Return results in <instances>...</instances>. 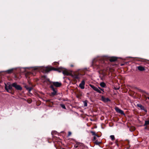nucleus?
Returning <instances> with one entry per match:
<instances>
[{
    "instance_id": "obj_5",
    "label": "nucleus",
    "mask_w": 149,
    "mask_h": 149,
    "mask_svg": "<svg viewBox=\"0 0 149 149\" xmlns=\"http://www.w3.org/2000/svg\"><path fill=\"white\" fill-rule=\"evenodd\" d=\"M12 86L17 90H21L22 89L20 85H17L16 83L13 84Z\"/></svg>"
},
{
    "instance_id": "obj_18",
    "label": "nucleus",
    "mask_w": 149,
    "mask_h": 149,
    "mask_svg": "<svg viewBox=\"0 0 149 149\" xmlns=\"http://www.w3.org/2000/svg\"><path fill=\"white\" fill-rule=\"evenodd\" d=\"M137 106L140 107L141 109H143V107L140 104H137Z\"/></svg>"
},
{
    "instance_id": "obj_16",
    "label": "nucleus",
    "mask_w": 149,
    "mask_h": 149,
    "mask_svg": "<svg viewBox=\"0 0 149 149\" xmlns=\"http://www.w3.org/2000/svg\"><path fill=\"white\" fill-rule=\"evenodd\" d=\"M148 125H149V120H146L144 126H146Z\"/></svg>"
},
{
    "instance_id": "obj_3",
    "label": "nucleus",
    "mask_w": 149,
    "mask_h": 149,
    "mask_svg": "<svg viewBox=\"0 0 149 149\" xmlns=\"http://www.w3.org/2000/svg\"><path fill=\"white\" fill-rule=\"evenodd\" d=\"M50 88L53 91V92L52 93V95L53 96H54L56 94L57 90L56 88H55L53 85H51L50 86Z\"/></svg>"
},
{
    "instance_id": "obj_12",
    "label": "nucleus",
    "mask_w": 149,
    "mask_h": 149,
    "mask_svg": "<svg viewBox=\"0 0 149 149\" xmlns=\"http://www.w3.org/2000/svg\"><path fill=\"white\" fill-rule=\"evenodd\" d=\"M63 73L64 74L68 75L69 74V72L66 70L63 71Z\"/></svg>"
},
{
    "instance_id": "obj_28",
    "label": "nucleus",
    "mask_w": 149,
    "mask_h": 149,
    "mask_svg": "<svg viewBox=\"0 0 149 149\" xmlns=\"http://www.w3.org/2000/svg\"><path fill=\"white\" fill-rule=\"evenodd\" d=\"M98 88H99V89H100V90H101V91H104V90H103V89H102L100 87H98Z\"/></svg>"
},
{
    "instance_id": "obj_9",
    "label": "nucleus",
    "mask_w": 149,
    "mask_h": 149,
    "mask_svg": "<svg viewBox=\"0 0 149 149\" xmlns=\"http://www.w3.org/2000/svg\"><path fill=\"white\" fill-rule=\"evenodd\" d=\"M102 100L104 102H107L110 101V100L108 98H105L103 96L101 97Z\"/></svg>"
},
{
    "instance_id": "obj_15",
    "label": "nucleus",
    "mask_w": 149,
    "mask_h": 149,
    "mask_svg": "<svg viewBox=\"0 0 149 149\" xmlns=\"http://www.w3.org/2000/svg\"><path fill=\"white\" fill-rule=\"evenodd\" d=\"M13 70V69H11L9 70H8L6 71L8 73L10 74L12 73Z\"/></svg>"
},
{
    "instance_id": "obj_7",
    "label": "nucleus",
    "mask_w": 149,
    "mask_h": 149,
    "mask_svg": "<svg viewBox=\"0 0 149 149\" xmlns=\"http://www.w3.org/2000/svg\"><path fill=\"white\" fill-rule=\"evenodd\" d=\"M115 109L116 111L117 112L121 114L124 115V113L123 111L119 109L118 107H116L115 108Z\"/></svg>"
},
{
    "instance_id": "obj_8",
    "label": "nucleus",
    "mask_w": 149,
    "mask_h": 149,
    "mask_svg": "<svg viewBox=\"0 0 149 149\" xmlns=\"http://www.w3.org/2000/svg\"><path fill=\"white\" fill-rule=\"evenodd\" d=\"M85 84V82L84 80H83L81 81V83L79 84V87L81 89H84V85Z\"/></svg>"
},
{
    "instance_id": "obj_23",
    "label": "nucleus",
    "mask_w": 149,
    "mask_h": 149,
    "mask_svg": "<svg viewBox=\"0 0 149 149\" xmlns=\"http://www.w3.org/2000/svg\"><path fill=\"white\" fill-rule=\"evenodd\" d=\"M38 67H35L33 68L34 71H35V72H36V70L38 69Z\"/></svg>"
},
{
    "instance_id": "obj_17",
    "label": "nucleus",
    "mask_w": 149,
    "mask_h": 149,
    "mask_svg": "<svg viewBox=\"0 0 149 149\" xmlns=\"http://www.w3.org/2000/svg\"><path fill=\"white\" fill-rule=\"evenodd\" d=\"M76 144L78 145L79 147H80L81 146H83V144L82 143H78V142H77L76 143Z\"/></svg>"
},
{
    "instance_id": "obj_22",
    "label": "nucleus",
    "mask_w": 149,
    "mask_h": 149,
    "mask_svg": "<svg viewBox=\"0 0 149 149\" xmlns=\"http://www.w3.org/2000/svg\"><path fill=\"white\" fill-rule=\"evenodd\" d=\"M61 106L63 109H66L65 106L64 104H61Z\"/></svg>"
},
{
    "instance_id": "obj_24",
    "label": "nucleus",
    "mask_w": 149,
    "mask_h": 149,
    "mask_svg": "<svg viewBox=\"0 0 149 149\" xmlns=\"http://www.w3.org/2000/svg\"><path fill=\"white\" fill-rule=\"evenodd\" d=\"M91 133H92V134L93 135H96V136H97V135H96V133H95V132H93V131H92L91 132Z\"/></svg>"
},
{
    "instance_id": "obj_21",
    "label": "nucleus",
    "mask_w": 149,
    "mask_h": 149,
    "mask_svg": "<svg viewBox=\"0 0 149 149\" xmlns=\"http://www.w3.org/2000/svg\"><path fill=\"white\" fill-rule=\"evenodd\" d=\"M74 77L76 79H78L79 78V77L78 76L76 75H74Z\"/></svg>"
},
{
    "instance_id": "obj_1",
    "label": "nucleus",
    "mask_w": 149,
    "mask_h": 149,
    "mask_svg": "<svg viewBox=\"0 0 149 149\" xmlns=\"http://www.w3.org/2000/svg\"><path fill=\"white\" fill-rule=\"evenodd\" d=\"M5 89L6 90V91L8 93H11V91L9 90H12V84L11 85L9 84L8 83H7L6 84V83H5Z\"/></svg>"
},
{
    "instance_id": "obj_19",
    "label": "nucleus",
    "mask_w": 149,
    "mask_h": 149,
    "mask_svg": "<svg viewBox=\"0 0 149 149\" xmlns=\"http://www.w3.org/2000/svg\"><path fill=\"white\" fill-rule=\"evenodd\" d=\"M110 138H111V139L112 140H114L115 139V137H114V135H111L110 136Z\"/></svg>"
},
{
    "instance_id": "obj_10",
    "label": "nucleus",
    "mask_w": 149,
    "mask_h": 149,
    "mask_svg": "<svg viewBox=\"0 0 149 149\" xmlns=\"http://www.w3.org/2000/svg\"><path fill=\"white\" fill-rule=\"evenodd\" d=\"M137 68L138 70L140 71H143L145 70L144 68L141 66H138L137 67Z\"/></svg>"
},
{
    "instance_id": "obj_30",
    "label": "nucleus",
    "mask_w": 149,
    "mask_h": 149,
    "mask_svg": "<svg viewBox=\"0 0 149 149\" xmlns=\"http://www.w3.org/2000/svg\"><path fill=\"white\" fill-rule=\"evenodd\" d=\"M96 138V137H95V136H94V139H95Z\"/></svg>"
},
{
    "instance_id": "obj_25",
    "label": "nucleus",
    "mask_w": 149,
    "mask_h": 149,
    "mask_svg": "<svg viewBox=\"0 0 149 149\" xmlns=\"http://www.w3.org/2000/svg\"><path fill=\"white\" fill-rule=\"evenodd\" d=\"M3 79H2V78L0 76V83L1 82Z\"/></svg>"
},
{
    "instance_id": "obj_14",
    "label": "nucleus",
    "mask_w": 149,
    "mask_h": 149,
    "mask_svg": "<svg viewBox=\"0 0 149 149\" xmlns=\"http://www.w3.org/2000/svg\"><path fill=\"white\" fill-rule=\"evenodd\" d=\"M25 87L26 88V89L29 91V92H30L32 89V88L29 87L28 86H25Z\"/></svg>"
},
{
    "instance_id": "obj_4",
    "label": "nucleus",
    "mask_w": 149,
    "mask_h": 149,
    "mask_svg": "<svg viewBox=\"0 0 149 149\" xmlns=\"http://www.w3.org/2000/svg\"><path fill=\"white\" fill-rule=\"evenodd\" d=\"M89 86L92 88L93 89V90H94V91H96V92H97L99 93H101V91H100V90L98 88H97V87H95V86H94L92 85V84H90L89 85Z\"/></svg>"
},
{
    "instance_id": "obj_29",
    "label": "nucleus",
    "mask_w": 149,
    "mask_h": 149,
    "mask_svg": "<svg viewBox=\"0 0 149 149\" xmlns=\"http://www.w3.org/2000/svg\"><path fill=\"white\" fill-rule=\"evenodd\" d=\"M70 67H73L74 66L73 65L71 64L70 65Z\"/></svg>"
},
{
    "instance_id": "obj_20",
    "label": "nucleus",
    "mask_w": 149,
    "mask_h": 149,
    "mask_svg": "<svg viewBox=\"0 0 149 149\" xmlns=\"http://www.w3.org/2000/svg\"><path fill=\"white\" fill-rule=\"evenodd\" d=\"M84 105L85 107H86L87 105V103L86 101H85L84 102Z\"/></svg>"
},
{
    "instance_id": "obj_11",
    "label": "nucleus",
    "mask_w": 149,
    "mask_h": 149,
    "mask_svg": "<svg viewBox=\"0 0 149 149\" xmlns=\"http://www.w3.org/2000/svg\"><path fill=\"white\" fill-rule=\"evenodd\" d=\"M117 58L115 57H112L110 59V61L111 62H113L116 61Z\"/></svg>"
},
{
    "instance_id": "obj_2",
    "label": "nucleus",
    "mask_w": 149,
    "mask_h": 149,
    "mask_svg": "<svg viewBox=\"0 0 149 149\" xmlns=\"http://www.w3.org/2000/svg\"><path fill=\"white\" fill-rule=\"evenodd\" d=\"M41 71L43 73L47 72L52 70L51 68H42Z\"/></svg>"
},
{
    "instance_id": "obj_26",
    "label": "nucleus",
    "mask_w": 149,
    "mask_h": 149,
    "mask_svg": "<svg viewBox=\"0 0 149 149\" xmlns=\"http://www.w3.org/2000/svg\"><path fill=\"white\" fill-rule=\"evenodd\" d=\"M71 134V132H68V136H70Z\"/></svg>"
},
{
    "instance_id": "obj_27",
    "label": "nucleus",
    "mask_w": 149,
    "mask_h": 149,
    "mask_svg": "<svg viewBox=\"0 0 149 149\" xmlns=\"http://www.w3.org/2000/svg\"><path fill=\"white\" fill-rule=\"evenodd\" d=\"M74 147L76 148H77V147H79V146L78 145H75L74 146Z\"/></svg>"
},
{
    "instance_id": "obj_31",
    "label": "nucleus",
    "mask_w": 149,
    "mask_h": 149,
    "mask_svg": "<svg viewBox=\"0 0 149 149\" xmlns=\"http://www.w3.org/2000/svg\"><path fill=\"white\" fill-rule=\"evenodd\" d=\"M147 98L149 100V97H147Z\"/></svg>"
},
{
    "instance_id": "obj_6",
    "label": "nucleus",
    "mask_w": 149,
    "mask_h": 149,
    "mask_svg": "<svg viewBox=\"0 0 149 149\" xmlns=\"http://www.w3.org/2000/svg\"><path fill=\"white\" fill-rule=\"evenodd\" d=\"M53 86L58 87H60L61 85V83L58 82H53Z\"/></svg>"
},
{
    "instance_id": "obj_13",
    "label": "nucleus",
    "mask_w": 149,
    "mask_h": 149,
    "mask_svg": "<svg viewBox=\"0 0 149 149\" xmlns=\"http://www.w3.org/2000/svg\"><path fill=\"white\" fill-rule=\"evenodd\" d=\"M100 86L103 88H104L106 86L104 82H102L100 84Z\"/></svg>"
},
{
    "instance_id": "obj_32",
    "label": "nucleus",
    "mask_w": 149,
    "mask_h": 149,
    "mask_svg": "<svg viewBox=\"0 0 149 149\" xmlns=\"http://www.w3.org/2000/svg\"><path fill=\"white\" fill-rule=\"evenodd\" d=\"M146 128H147V127H146L145 128V129H146Z\"/></svg>"
}]
</instances>
